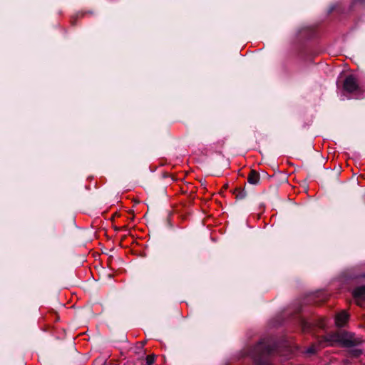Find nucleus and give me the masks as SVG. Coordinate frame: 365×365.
<instances>
[{
  "instance_id": "9",
  "label": "nucleus",
  "mask_w": 365,
  "mask_h": 365,
  "mask_svg": "<svg viewBox=\"0 0 365 365\" xmlns=\"http://www.w3.org/2000/svg\"><path fill=\"white\" fill-rule=\"evenodd\" d=\"M361 353L362 351L359 349H354L351 351V354L355 357L360 356Z\"/></svg>"
},
{
  "instance_id": "10",
  "label": "nucleus",
  "mask_w": 365,
  "mask_h": 365,
  "mask_svg": "<svg viewBox=\"0 0 365 365\" xmlns=\"http://www.w3.org/2000/svg\"><path fill=\"white\" fill-rule=\"evenodd\" d=\"M318 327H320V328H324V326H325V322L324 319H322L319 323H318Z\"/></svg>"
},
{
  "instance_id": "5",
  "label": "nucleus",
  "mask_w": 365,
  "mask_h": 365,
  "mask_svg": "<svg viewBox=\"0 0 365 365\" xmlns=\"http://www.w3.org/2000/svg\"><path fill=\"white\" fill-rule=\"evenodd\" d=\"M348 319L349 314L345 311H342L336 316V325L339 327H343L347 322Z\"/></svg>"
},
{
  "instance_id": "3",
  "label": "nucleus",
  "mask_w": 365,
  "mask_h": 365,
  "mask_svg": "<svg viewBox=\"0 0 365 365\" xmlns=\"http://www.w3.org/2000/svg\"><path fill=\"white\" fill-rule=\"evenodd\" d=\"M344 89L348 93H355L359 90L356 78L352 76H348L344 82Z\"/></svg>"
},
{
  "instance_id": "4",
  "label": "nucleus",
  "mask_w": 365,
  "mask_h": 365,
  "mask_svg": "<svg viewBox=\"0 0 365 365\" xmlns=\"http://www.w3.org/2000/svg\"><path fill=\"white\" fill-rule=\"evenodd\" d=\"M354 297L358 305H361L359 301L365 300V286L359 287L353 292Z\"/></svg>"
},
{
  "instance_id": "1",
  "label": "nucleus",
  "mask_w": 365,
  "mask_h": 365,
  "mask_svg": "<svg viewBox=\"0 0 365 365\" xmlns=\"http://www.w3.org/2000/svg\"><path fill=\"white\" fill-rule=\"evenodd\" d=\"M362 339L356 337L352 333L345 331H337L334 333L328 334L319 340V345H312L309 347L307 352L309 354H314L317 351L320 347L326 346H334L339 344L342 347H352L361 343Z\"/></svg>"
},
{
  "instance_id": "7",
  "label": "nucleus",
  "mask_w": 365,
  "mask_h": 365,
  "mask_svg": "<svg viewBox=\"0 0 365 365\" xmlns=\"http://www.w3.org/2000/svg\"><path fill=\"white\" fill-rule=\"evenodd\" d=\"M302 327L304 331H308L311 328V324L308 322L302 321Z\"/></svg>"
},
{
  "instance_id": "8",
  "label": "nucleus",
  "mask_w": 365,
  "mask_h": 365,
  "mask_svg": "<svg viewBox=\"0 0 365 365\" xmlns=\"http://www.w3.org/2000/svg\"><path fill=\"white\" fill-rule=\"evenodd\" d=\"M154 363V356H148L146 357V364L148 365H152Z\"/></svg>"
},
{
  "instance_id": "6",
  "label": "nucleus",
  "mask_w": 365,
  "mask_h": 365,
  "mask_svg": "<svg viewBox=\"0 0 365 365\" xmlns=\"http://www.w3.org/2000/svg\"><path fill=\"white\" fill-rule=\"evenodd\" d=\"M259 180V173L254 170H251L248 175V182L250 184L256 185L258 183Z\"/></svg>"
},
{
  "instance_id": "2",
  "label": "nucleus",
  "mask_w": 365,
  "mask_h": 365,
  "mask_svg": "<svg viewBox=\"0 0 365 365\" xmlns=\"http://www.w3.org/2000/svg\"><path fill=\"white\" fill-rule=\"evenodd\" d=\"M273 352V349L271 346V344L269 341H260L254 349L253 352L251 354L252 357L254 358L255 361L257 365H270L268 363L262 364L261 363V360L264 356L272 354Z\"/></svg>"
}]
</instances>
